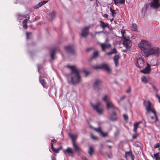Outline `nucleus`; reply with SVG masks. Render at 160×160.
Listing matches in <instances>:
<instances>
[{
  "instance_id": "nucleus-1",
  "label": "nucleus",
  "mask_w": 160,
  "mask_h": 160,
  "mask_svg": "<svg viewBox=\"0 0 160 160\" xmlns=\"http://www.w3.org/2000/svg\"><path fill=\"white\" fill-rule=\"evenodd\" d=\"M138 47L146 57L151 55L158 54L160 52L159 48L153 47L148 41L142 40L138 44Z\"/></svg>"
},
{
  "instance_id": "nucleus-2",
  "label": "nucleus",
  "mask_w": 160,
  "mask_h": 160,
  "mask_svg": "<svg viewBox=\"0 0 160 160\" xmlns=\"http://www.w3.org/2000/svg\"><path fill=\"white\" fill-rule=\"evenodd\" d=\"M67 67L70 68L72 71V74H74V77H72L71 81L73 84H75L79 83L81 80V77L79 74V71L74 66H67Z\"/></svg>"
},
{
  "instance_id": "nucleus-3",
  "label": "nucleus",
  "mask_w": 160,
  "mask_h": 160,
  "mask_svg": "<svg viewBox=\"0 0 160 160\" xmlns=\"http://www.w3.org/2000/svg\"><path fill=\"white\" fill-rule=\"evenodd\" d=\"M94 110L96 111L98 114L102 115L103 112V109L102 105L101 102H98L96 105H92Z\"/></svg>"
},
{
  "instance_id": "nucleus-4",
  "label": "nucleus",
  "mask_w": 160,
  "mask_h": 160,
  "mask_svg": "<svg viewBox=\"0 0 160 160\" xmlns=\"http://www.w3.org/2000/svg\"><path fill=\"white\" fill-rule=\"evenodd\" d=\"M93 68L95 69H103L106 71L108 72L109 73L110 72L111 70L109 68L108 65L107 64L103 63L101 66H96L93 67Z\"/></svg>"
},
{
  "instance_id": "nucleus-5",
  "label": "nucleus",
  "mask_w": 160,
  "mask_h": 160,
  "mask_svg": "<svg viewBox=\"0 0 160 160\" xmlns=\"http://www.w3.org/2000/svg\"><path fill=\"white\" fill-rule=\"evenodd\" d=\"M160 0H152L150 4L151 8L154 9H157L160 6Z\"/></svg>"
},
{
  "instance_id": "nucleus-6",
  "label": "nucleus",
  "mask_w": 160,
  "mask_h": 160,
  "mask_svg": "<svg viewBox=\"0 0 160 160\" xmlns=\"http://www.w3.org/2000/svg\"><path fill=\"white\" fill-rule=\"evenodd\" d=\"M135 64L136 66L139 68L142 67V65H140L143 64L145 62V61L143 60L141 57H139L138 58H136L135 60Z\"/></svg>"
},
{
  "instance_id": "nucleus-7",
  "label": "nucleus",
  "mask_w": 160,
  "mask_h": 160,
  "mask_svg": "<svg viewBox=\"0 0 160 160\" xmlns=\"http://www.w3.org/2000/svg\"><path fill=\"white\" fill-rule=\"evenodd\" d=\"M102 83V81L99 79H97L95 80L93 85V87L94 88L98 91H99L102 88L101 84Z\"/></svg>"
},
{
  "instance_id": "nucleus-8",
  "label": "nucleus",
  "mask_w": 160,
  "mask_h": 160,
  "mask_svg": "<svg viewBox=\"0 0 160 160\" xmlns=\"http://www.w3.org/2000/svg\"><path fill=\"white\" fill-rule=\"evenodd\" d=\"M147 105H146V111L149 112H152L153 114L155 113V111L154 109L152 108L151 107V103L150 101L148 100L147 102Z\"/></svg>"
},
{
  "instance_id": "nucleus-9",
  "label": "nucleus",
  "mask_w": 160,
  "mask_h": 160,
  "mask_svg": "<svg viewBox=\"0 0 160 160\" xmlns=\"http://www.w3.org/2000/svg\"><path fill=\"white\" fill-rule=\"evenodd\" d=\"M64 48L68 53L72 55L75 54V50L72 46L68 45L67 47H64Z\"/></svg>"
},
{
  "instance_id": "nucleus-10",
  "label": "nucleus",
  "mask_w": 160,
  "mask_h": 160,
  "mask_svg": "<svg viewBox=\"0 0 160 160\" xmlns=\"http://www.w3.org/2000/svg\"><path fill=\"white\" fill-rule=\"evenodd\" d=\"M90 26H87L82 29L81 36L83 37H86L89 33Z\"/></svg>"
},
{
  "instance_id": "nucleus-11",
  "label": "nucleus",
  "mask_w": 160,
  "mask_h": 160,
  "mask_svg": "<svg viewBox=\"0 0 160 160\" xmlns=\"http://www.w3.org/2000/svg\"><path fill=\"white\" fill-rule=\"evenodd\" d=\"M123 44L125 46L126 48L128 49H129L131 46L130 41L125 38H124Z\"/></svg>"
},
{
  "instance_id": "nucleus-12",
  "label": "nucleus",
  "mask_w": 160,
  "mask_h": 160,
  "mask_svg": "<svg viewBox=\"0 0 160 160\" xmlns=\"http://www.w3.org/2000/svg\"><path fill=\"white\" fill-rule=\"evenodd\" d=\"M151 70L150 65L147 63V67L144 69L141 70L140 72L144 74H148L150 72Z\"/></svg>"
},
{
  "instance_id": "nucleus-13",
  "label": "nucleus",
  "mask_w": 160,
  "mask_h": 160,
  "mask_svg": "<svg viewBox=\"0 0 160 160\" xmlns=\"http://www.w3.org/2000/svg\"><path fill=\"white\" fill-rule=\"evenodd\" d=\"M72 146L74 149L75 151L78 153L82 151L81 148L76 143H73Z\"/></svg>"
},
{
  "instance_id": "nucleus-14",
  "label": "nucleus",
  "mask_w": 160,
  "mask_h": 160,
  "mask_svg": "<svg viewBox=\"0 0 160 160\" xmlns=\"http://www.w3.org/2000/svg\"><path fill=\"white\" fill-rule=\"evenodd\" d=\"M154 114L155 117L153 116H151L149 118V121L151 123L156 122L157 121H158V116L156 112L155 114Z\"/></svg>"
},
{
  "instance_id": "nucleus-15",
  "label": "nucleus",
  "mask_w": 160,
  "mask_h": 160,
  "mask_svg": "<svg viewBox=\"0 0 160 160\" xmlns=\"http://www.w3.org/2000/svg\"><path fill=\"white\" fill-rule=\"evenodd\" d=\"M63 152L65 154H73L74 153V151L71 148L68 147L66 149L63 150Z\"/></svg>"
},
{
  "instance_id": "nucleus-16",
  "label": "nucleus",
  "mask_w": 160,
  "mask_h": 160,
  "mask_svg": "<svg viewBox=\"0 0 160 160\" xmlns=\"http://www.w3.org/2000/svg\"><path fill=\"white\" fill-rule=\"evenodd\" d=\"M117 118H118L116 112L114 111L113 112L112 114L110 116V120L112 121H116Z\"/></svg>"
},
{
  "instance_id": "nucleus-17",
  "label": "nucleus",
  "mask_w": 160,
  "mask_h": 160,
  "mask_svg": "<svg viewBox=\"0 0 160 160\" xmlns=\"http://www.w3.org/2000/svg\"><path fill=\"white\" fill-rule=\"evenodd\" d=\"M106 103H107V108L108 109H109L110 108L114 109L116 108L111 102L109 101Z\"/></svg>"
},
{
  "instance_id": "nucleus-18",
  "label": "nucleus",
  "mask_w": 160,
  "mask_h": 160,
  "mask_svg": "<svg viewBox=\"0 0 160 160\" xmlns=\"http://www.w3.org/2000/svg\"><path fill=\"white\" fill-rule=\"evenodd\" d=\"M100 24V26L104 30L106 27L109 28L108 24L107 23H105L104 22L101 20L99 21Z\"/></svg>"
},
{
  "instance_id": "nucleus-19",
  "label": "nucleus",
  "mask_w": 160,
  "mask_h": 160,
  "mask_svg": "<svg viewBox=\"0 0 160 160\" xmlns=\"http://www.w3.org/2000/svg\"><path fill=\"white\" fill-rule=\"evenodd\" d=\"M119 58L120 57L118 55H116L114 57L113 60L116 67H117L118 66L119 63L118 60Z\"/></svg>"
},
{
  "instance_id": "nucleus-20",
  "label": "nucleus",
  "mask_w": 160,
  "mask_h": 160,
  "mask_svg": "<svg viewBox=\"0 0 160 160\" xmlns=\"http://www.w3.org/2000/svg\"><path fill=\"white\" fill-rule=\"evenodd\" d=\"M100 46L102 51H105L106 48H109L111 46L110 44H106L105 43H101Z\"/></svg>"
},
{
  "instance_id": "nucleus-21",
  "label": "nucleus",
  "mask_w": 160,
  "mask_h": 160,
  "mask_svg": "<svg viewBox=\"0 0 160 160\" xmlns=\"http://www.w3.org/2000/svg\"><path fill=\"white\" fill-rule=\"evenodd\" d=\"M48 2V1H42L41 2H39L38 4L35 6H34V8L35 9H36L38 8H39L41 7L43 5L47 3Z\"/></svg>"
},
{
  "instance_id": "nucleus-22",
  "label": "nucleus",
  "mask_w": 160,
  "mask_h": 160,
  "mask_svg": "<svg viewBox=\"0 0 160 160\" xmlns=\"http://www.w3.org/2000/svg\"><path fill=\"white\" fill-rule=\"evenodd\" d=\"M39 81L42 84V86L44 87L45 88L47 86V83L45 82V80L42 78L41 77L39 78Z\"/></svg>"
},
{
  "instance_id": "nucleus-23",
  "label": "nucleus",
  "mask_w": 160,
  "mask_h": 160,
  "mask_svg": "<svg viewBox=\"0 0 160 160\" xmlns=\"http://www.w3.org/2000/svg\"><path fill=\"white\" fill-rule=\"evenodd\" d=\"M51 148L52 150V151L55 152L56 153H58L59 152V151L60 149L62 148V147L61 146L58 148H54L53 145V143H51Z\"/></svg>"
},
{
  "instance_id": "nucleus-24",
  "label": "nucleus",
  "mask_w": 160,
  "mask_h": 160,
  "mask_svg": "<svg viewBox=\"0 0 160 160\" xmlns=\"http://www.w3.org/2000/svg\"><path fill=\"white\" fill-rule=\"evenodd\" d=\"M69 136L72 140V144H73V142L76 143L75 142V140L77 138V135H74L72 134L69 133Z\"/></svg>"
},
{
  "instance_id": "nucleus-25",
  "label": "nucleus",
  "mask_w": 160,
  "mask_h": 160,
  "mask_svg": "<svg viewBox=\"0 0 160 160\" xmlns=\"http://www.w3.org/2000/svg\"><path fill=\"white\" fill-rule=\"evenodd\" d=\"M141 123V122H137L135 123L134 124V129H133V132H137V128L138 127V126L139 124Z\"/></svg>"
},
{
  "instance_id": "nucleus-26",
  "label": "nucleus",
  "mask_w": 160,
  "mask_h": 160,
  "mask_svg": "<svg viewBox=\"0 0 160 160\" xmlns=\"http://www.w3.org/2000/svg\"><path fill=\"white\" fill-rule=\"evenodd\" d=\"M94 152V150L93 148L91 146H90L89 147V150L88 151V153L89 155L91 156L93 154Z\"/></svg>"
},
{
  "instance_id": "nucleus-27",
  "label": "nucleus",
  "mask_w": 160,
  "mask_h": 160,
  "mask_svg": "<svg viewBox=\"0 0 160 160\" xmlns=\"http://www.w3.org/2000/svg\"><path fill=\"white\" fill-rule=\"evenodd\" d=\"M55 52L56 50L54 49L51 52L50 56L52 60H54V56L55 55Z\"/></svg>"
},
{
  "instance_id": "nucleus-28",
  "label": "nucleus",
  "mask_w": 160,
  "mask_h": 160,
  "mask_svg": "<svg viewBox=\"0 0 160 160\" xmlns=\"http://www.w3.org/2000/svg\"><path fill=\"white\" fill-rule=\"evenodd\" d=\"M109 9L110 12L112 13V16L114 18L116 14V11L115 10L112 9L111 7Z\"/></svg>"
},
{
  "instance_id": "nucleus-29",
  "label": "nucleus",
  "mask_w": 160,
  "mask_h": 160,
  "mask_svg": "<svg viewBox=\"0 0 160 160\" xmlns=\"http://www.w3.org/2000/svg\"><path fill=\"white\" fill-rule=\"evenodd\" d=\"M98 51L94 52L93 54V56L91 58L92 59H93L96 58L98 56Z\"/></svg>"
},
{
  "instance_id": "nucleus-30",
  "label": "nucleus",
  "mask_w": 160,
  "mask_h": 160,
  "mask_svg": "<svg viewBox=\"0 0 160 160\" xmlns=\"http://www.w3.org/2000/svg\"><path fill=\"white\" fill-rule=\"evenodd\" d=\"M141 80L142 82L144 83H147L148 82V79L145 76H143L141 78Z\"/></svg>"
},
{
  "instance_id": "nucleus-31",
  "label": "nucleus",
  "mask_w": 160,
  "mask_h": 160,
  "mask_svg": "<svg viewBox=\"0 0 160 160\" xmlns=\"http://www.w3.org/2000/svg\"><path fill=\"white\" fill-rule=\"evenodd\" d=\"M55 12L54 11H52L50 14L49 16L52 19H53L55 17Z\"/></svg>"
},
{
  "instance_id": "nucleus-32",
  "label": "nucleus",
  "mask_w": 160,
  "mask_h": 160,
  "mask_svg": "<svg viewBox=\"0 0 160 160\" xmlns=\"http://www.w3.org/2000/svg\"><path fill=\"white\" fill-rule=\"evenodd\" d=\"M125 154L127 155L128 156H131L133 155L132 152L131 150H130L128 152H125Z\"/></svg>"
},
{
  "instance_id": "nucleus-33",
  "label": "nucleus",
  "mask_w": 160,
  "mask_h": 160,
  "mask_svg": "<svg viewBox=\"0 0 160 160\" xmlns=\"http://www.w3.org/2000/svg\"><path fill=\"white\" fill-rule=\"evenodd\" d=\"M108 96L107 95H105L104 97L102 98V99L105 102H107L109 101L107 99Z\"/></svg>"
},
{
  "instance_id": "nucleus-34",
  "label": "nucleus",
  "mask_w": 160,
  "mask_h": 160,
  "mask_svg": "<svg viewBox=\"0 0 160 160\" xmlns=\"http://www.w3.org/2000/svg\"><path fill=\"white\" fill-rule=\"evenodd\" d=\"M132 28L134 31H135L137 30V26L135 24H133L132 26Z\"/></svg>"
},
{
  "instance_id": "nucleus-35",
  "label": "nucleus",
  "mask_w": 160,
  "mask_h": 160,
  "mask_svg": "<svg viewBox=\"0 0 160 160\" xmlns=\"http://www.w3.org/2000/svg\"><path fill=\"white\" fill-rule=\"evenodd\" d=\"M94 130H95V131H96L97 132L99 133H100L101 132H102V131L101 130L100 127H99L97 128H95L94 129Z\"/></svg>"
},
{
  "instance_id": "nucleus-36",
  "label": "nucleus",
  "mask_w": 160,
  "mask_h": 160,
  "mask_svg": "<svg viewBox=\"0 0 160 160\" xmlns=\"http://www.w3.org/2000/svg\"><path fill=\"white\" fill-rule=\"evenodd\" d=\"M153 155L154 157L155 158L156 160H158L159 158L158 153V152L156 154H154Z\"/></svg>"
},
{
  "instance_id": "nucleus-37",
  "label": "nucleus",
  "mask_w": 160,
  "mask_h": 160,
  "mask_svg": "<svg viewBox=\"0 0 160 160\" xmlns=\"http://www.w3.org/2000/svg\"><path fill=\"white\" fill-rule=\"evenodd\" d=\"M91 138L93 140H98V137L94 136V135H93L92 134H91Z\"/></svg>"
},
{
  "instance_id": "nucleus-38",
  "label": "nucleus",
  "mask_w": 160,
  "mask_h": 160,
  "mask_svg": "<svg viewBox=\"0 0 160 160\" xmlns=\"http://www.w3.org/2000/svg\"><path fill=\"white\" fill-rule=\"evenodd\" d=\"M138 136V134L137 133V132H135V134L132 136V138L133 139H135Z\"/></svg>"
},
{
  "instance_id": "nucleus-39",
  "label": "nucleus",
  "mask_w": 160,
  "mask_h": 160,
  "mask_svg": "<svg viewBox=\"0 0 160 160\" xmlns=\"http://www.w3.org/2000/svg\"><path fill=\"white\" fill-rule=\"evenodd\" d=\"M32 34L31 32H26V36H27V39H28L30 38L29 37V36L30 35Z\"/></svg>"
},
{
  "instance_id": "nucleus-40",
  "label": "nucleus",
  "mask_w": 160,
  "mask_h": 160,
  "mask_svg": "<svg viewBox=\"0 0 160 160\" xmlns=\"http://www.w3.org/2000/svg\"><path fill=\"white\" fill-rule=\"evenodd\" d=\"M123 116L124 118V119L125 120H127L128 119V116L126 114H124L123 115Z\"/></svg>"
},
{
  "instance_id": "nucleus-41",
  "label": "nucleus",
  "mask_w": 160,
  "mask_h": 160,
  "mask_svg": "<svg viewBox=\"0 0 160 160\" xmlns=\"http://www.w3.org/2000/svg\"><path fill=\"white\" fill-rule=\"evenodd\" d=\"M112 54L116 53H117V50L115 48H114L111 51Z\"/></svg>"
},
{
  "instance_id": "nucleus-42",
  "label": "nucleus",
  "mask_w": 160,
  "mask_h": 160,
  "mask_svg": "<svg viewBox=\"0 0 160 160\" xmlns=\"http://www.w3.org/2000/svg\"><path fill=\"white\" fill-rule=\"evenodd\" d=\"M83 72L86 74V76L87 77L89 74V72L85 70H83Z\"/></svg>"
},
{
  "instance_id": "nucleus-43",
  "label": "nucleus",
  "mask_w": 160,
  "mask_h": 160,
  "mask_svg": "<svg viewBox=\"0 0 160 160\" xmlns=\"http://www.w3.org/2000/svg\"><path fill=\"white\" fill-rule=\"evenodd\" d=\"M29 17H28V19H25L23 21V24H27L28 19H29Z\"/></svg>"
},
{
  "instance_id": "nucleus-44",
  "label": "nucleus",
  "mask_w": 160,
  "mask_h": 160,
  "mask_svg": "<svg viewBox=\"0 0 160 160\" xmlns=\"http://www.w3.org/2000/svg\"><path fill=\"white\" fill-rule=\"evenodd\" d=\"M160 146V144L159 143H157L154 146V148H157L159 147Z\"/></svg>"
},
{
  "instance_id": "nucleus-45",
  "label": "nucleus",
  "mask_w": 160,
  "mask_h": 160,
  "mask_svg": "<svg viewBox=\"0 0 160 160\" xmlns=\"http://www.w3.org/2000/svg\"><path fill=\"white\" fill-rule=\"evenodd\" d=\"M100 133L102 135L103 137H106L107 136V133H104L102 131V132H101Z\"/></svg>"
},
{
  "instance_id": "nucleus-46",
  "label": "nucleus",
  "mask_w": 160,
  "mask_h": 160,
  "mask_svg": "<svg viewBox=\"0 0 160 160\" xmlns=\"http://www.w3.org/2000/svg\"><path fill=\"white\" fill-rule=\"evenodd\" d=\"M119 0V2H120V3L121 4H124L125 3V0Z\"/></svg>"
},
{
  "instance_id": "nucleus-47",
  "label": "nucleus",
  "mask_w": 160,
  "mask_h": 160,
  "mask_svg": "<svg viewBox=\"0 0 160 160\" xmlns=\"http://www.w3.org/2000/svg\"><path fill=\"white\" fill-rule=\"evenodd\" d=\"M23 28L25 29H27L28 28V26L27 24H23Z\"/></svg>"
},
{
  "instance_id": "nucleus-48",
  "label": "nucleus",
  "mask_w": 160,
  "mask_h": 160,
  "mask_svg": "<svg viewBox=\"0 0 160 160\" xmlns=\"http://www.w3.org/2000/svg\"><path fill=\"white\" fill-rule=\"evenodd\" d=\"M131 92V88L129 87L128 89L126 91V92L127 93H130Z\"/></svg>"
},
{
  "instance_id": "nucleus-49",
  "label": "nucleus",
  "mask_w": 160,
  "mask_h": 160,
  "mask_svg": "<svg viewBox=\"0 0 160 160\" xmlns=\"http://www.w3.org/2000/svg\"><path fill=\"white\" fill-rule=\"evenodd\" d=\"M103 16L105 18H108V15L107 14H105L103 15Z\"/></svg>"
},
{
  "instance_id": "nucleus-50",
  "label": "nucleus",
  "mask_w": 160,
  "mask_h": 160,
  "mask_svg": "<svg viewBox=\"0 0 160 160\" xmlns=\"http://www.w3.org/2000/svg\"><path fill=\"white\" fill-rule=\"evenodd\" d=\"M114 3L116 5H117V4L119 3L120 2H119V0H114Z\"/></svg>"
},
{
  "instance_id": "nucleus-51",
  "label": "nucleus",
  "mask_w": 160,
  "mask_h": 160,
  "mask_svg": "<svg viewBox=\"0 0 160 160\" xmlns=\"http://www.w3.org/2000/svg\"><path fill=\"white\" fill-rule=\"evenodd\" d=\"M156 97L158 98L159 102H160V96H159L158 94H156Z\"/></svg>"
},
{
  "instance_id": "nucleus-52",
  "label": "nucleus",
  "mask_w": 160,
  "mask_h": 160,
  "mask_svg": "<svg viewBox=\"0 0 160 160\" xmlns=\"http://www.w3.org/2000/svg\"><path fill=\"white\" fill-rule=\"evenodd\" d=\"M130 157L131 159V160H134V159L135 158V156L133 154L132 155V156H131Z\"/></svg>"
},
{
  "instance_id": "nucleus-53",
  "label": "nucleus",
  "mask_w": 160,
  "mask_h": 160,
  "mask_svg": "<svg viewBox=\"0 0 160 160\" xmlns=\"http://www.w3.org/2000/svg\"><path fill=\"white\" fill-rule=\"evenodd\" d=\"M106 54L107 55H111V54H112V52L111 51L109 52H107Z\"/></svg>"
},
{
  "instance_id": "nucleus-54",
  "label": "nucleus",
  "mask_w": 160,
  "mask_h": 160,
  "mask_svg": "<svg viewBox=\"0 0 160 160\" xmlns=\"http://www.w3.org/2000/svg\"><path fill=\"white\" fill-rule=\"evenodd\" d=\"M51 141L52 142V143H55L57 142V141L55 139L52 140Z\"/></svg>"
},
{
  "instance_id": "nucleus-55",
  "label": "nucleus",
  "mask_w": 160,
  "mask_h": 160,
  "mask_svg": "<svg viewBox=\"0 0 160 160\" xmlns=\"http://www.w3.org/2000/svg\"><path fill=\"white\" fill-rule=\"evenodd\" d=\"M82 159L83 160H88L85 157H82Z\"/></svg>"
},
{
  "instance_id": "nucleus-56",
  "label": "nucleus",
  "mask_w": 160,
  "mask_h": 160,
  "mask_svg": "<svg viewBox=\"0 0 160 160\" xmlns=\"http://www.w3.org/2000/svg\"><path fill=\"white\" fill-rule=\"evenodd\" d=\"M126 98V96H123L121 98L120 100H122L123 99H124V98Z\"/></svg>"
},
{
  "instance_id": "nucleus-57",
  "label": "nucleus",
  "mask_w": 160,
  "mask_h": 160,
  "mask_svg": "<svg viewBox=\"0 0 160 160\" xmlns=\"http://www.w3.org/2000/svg\"><path fill=\"white\" fill-rule=\"evenodd\" d=\"M101 149H102L103 148V145L102 144H100Z\"/></svg>"
},
{
  "instance_id": "nucleus-58",
  "label": "nucleus",
  "mask_w": 160,
  "mask_h": 160,
  "mask_svg": "<svg viewBox=\"0 0 160 160\" xmlns=\"http://www.w3.org/2000/svg\"><path fill=\"white\" fill-rule=\"evenodd\" d=\"M108 41V38H107L105 40V42H107Z\"/></svg>"
},
{
  "instance_id": "nucleus-59",
  "label": "nucleus",
  "mask_w": 160,
  "mask_h": 160,
  "mask_svg": "<svg viewBox=\"0 0 160 160\" xmlns=\"http://www.w3.org/2000/svg\"><path fill=\"white\" fill-rule=\"evenodd\" d=\"M92 49V48H88L87 49V51H89L90 50Z\"/></svg>"
},
{
  "instance_id": "nucleus-60",
  "label": "nucleus",
  "mask_w": 160,
  "mask_h": 160,
  "mask_svg": "<svg viewBox=\"0 0 160 160\" xmlns=\"http://www.w3.org/2000/svg\"><path fill=\"white\" fill-rule=\"evenodd\" d=\"M124 32H125V31H123L122 30V31H121V33H122V36H123V37H124L123 34H124Z\"/></svg>"
},
{
  "instance_id": "nucleus-61",
  "label": "nucleus",
  "mask_w": 160,
  "mask_h": 160,
  "mask_svg": "<svg viewBox=\"0 0 160 160\" xmlns=\"http://www.w3.org/2000/svg\"><path fill=\"white\" fill-rule=\"evenodd\" d=\"M108 146L110 149L112 148V146H111L108 145Z\"/></svg>"
},
{
  "instance_id": "nucleus-62",
  "label": "nucleus",
  "mask_w": 160,
  "mask_h": 160,
  "mask_svg": "<svg viewBox=\"0 0 160 160\" xmlns=\"http://www.w3.org/2000/svg\"><path fill=\"white\" fill-rule=\"evenodd\" d=\"M127 156H128L127 155V154H125V156H124V157L126 158V159H127Z\"/></svg>"
},
{
  "instance_id": "nucleus-63",
  "label": "nucleus",
  "mask_w": 160,
  "mask_h": 160,
  "mask_svg": "<svg viewBox=\"0 0 160 160\" xmlns=\"http://www.w3.org/2000/svg\"><path fill=\"white\" fill-rule=\"evenodd\" d=\"M52 160H56V159L54 158H52Z\"/></svg>"
},
{
  "instance_id": "nucleus-64",
  "label": "nucleus",
  "mask_w": 160,
  "mask_h": 160,
  "mask_svg": "<svg viewBox=\"0 0 160 160\" xmlns=\"http://www.w3.org/2000/svg\"><path fill=\"white\" fill-rule=\"evenodd\" d=\"M158 154H159V158H160V152H158Z\"/></svg>"
}]
</instances>
